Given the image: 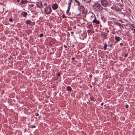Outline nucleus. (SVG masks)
Listing matches in <instances>:
<instances>
[{
    "instance_id": "obj_34",
    "label": "nucleus",
    "mask_w": 135,
    "mask_h": 135,
    "mask_svg": "<svg viewBox=\"0 0 135 135\" xmlns=\"http://www.w3.org/2000/svg\"><path fill=\"white\" fill-rule=\"evenodd\" d=\"M62 17H63V18H64V17H65V16L64 15H64H62Z\"/></svg>"
},
{
    "instance_id": "obj_49",
    "label": "nucleus",
    "mask_w": 135,
    "mask_h": 135,
    "mask_svg": "<svg viewBox=\"0 0 135 135\" xmlns=\"http://www.w3.org/2000/svg\"><path fill=\"white\" fill-rule=\"evenodd\" d=\"M22 72L23 73V71H22Z\"/></svg>"
},
{
    "instance_id": "obj_11",
    "label": "nucleus",
    "mask_w": 135,
    "mask_h": 135,
    "mask_svg": "<svg viewBox=\"0 0 135 135\" xmlns=\"http://www.w3.org/2000/svg\"><path fill=\"white\" fill-rule=\"evenodd\" d=\"M66 89L68 91H69L70 92H71V91L72 89L69 86H68L67 87Z\"/></svg>"
},
{
    "instance_id": "obj_41",
    "label": "nucleus",
    "mask_w": 135,
    "mask_h": 135,
    "mask_svg": "<svg viewBox=\"0 0 135 135\" xmlns=\"http://www.w3.org/2000/svg\"><path fill=\"white\" fill-rule=\"evenodd\" d=\"M62 26H60V27L61 28H62Z\"/></svg>"
},
{
    "instance_id": "obj_28",
    "label": "nucleus",
    "mask_w": 135,
    "mask_h": 135,
    "mask_svg": "<svg viewBox=\"0 0 135 135\" xmlns=\"http://www.w3.org/2000/svg\"><path fill=\"white\" fill-rule=\"evenodd\" d=\"M57 75L58 76H59V73H57Z\"/></svg>"
},
{
    "instance_id": "obj_17",
    "label": "nucleus",
    "mask_w": 135,
    "mask_h": 135,
    "mask_svg": "<svg viewBox=\"0 0 135 135\" xmlns=\"http://www.w3.org/2000/svg\"><path fill=\"white\" fill-rule=\"evenodd\" d=\"M76 2L77 3V5L79 6H80L81 5V4L79 1H77Z\"/></svg>"
},
{
    "instance_id": "obj_37",
    "label": "nucleus",
    "mask_w": 135,
    "mask_h": 135,
    "mask_svg": "<svg viewBox=\"0 0 135 135\" xmlns=\"http://www.w3.org/2000/svg\"><path fill=\"white\" fill-rule=\"evenodd\" d=\"M20 0H17V1L18 2H20Z\"/></svg>"
},
{
    "instance_id": "obj_6",
    "label": "nucleus",
    "mask_w": 135,
    "mask_h": 135,
    "mask_svg": "<svg viewBox=\"0 0 135 135\" xmlns=\"http://www.w3.org/2000/svg\"><path fill=\"white\" fill-rule=\"evenodd\" d=\"M93 23H95L96 24H99L100 21L96 19L95 17L94 20L92 21Z\"/></svg>"
},
{
    "instance_id": "obj_16",
    "label": "nucleus",
    "mask_w": 135,
    "mask_h": 135,
    "mask_svg": "<svg viewBox=\"0 0 135 135\" xmlns=\"http://www.w3.org/2000/svg\"><path fill=\"white\" fill-rule=\"evenodd\" d=\"M80 7V8L81 10V11H83L84 9V8L83 6L81 5Z\"/></svg>"
},
{
    "instance_id": "obj_2",
    "label": "nucleus",
    "mask_w": 135,
    "mask_h": 135,
    "mask_svg": "<svg viewBox=\"0 0 135 135\" xmlns=\"http://www.w3.org/2000/svg\"><path fill=\"white\" fill-rule=\"evenodd\" d=\"M44 12L46 14H49L51 12V7L50 6H48L44 8Z\"/></svg>"
},
{
    "instance_id": "obj_50",
    "label": "nucleus",
    "mask_w": 135,
    "mask_h": 135,
    "mask_svg": "<svg viewBox=\"0 0 135 135\" xmlns=\"http://www.w3.org/2000/svg\"><path fill=\"white\" fill-rule=\"evenodd\" d=\"M135 28V27H134Z\"/></svg>"
},
{
    "instance_id": "obj_1",
    "label": "nucleus",
    "mask_w": 135,
    "mask_h": 135,
    "mask_svg": "<svg viewBox=\"0 0 135 135\" xmlns=\"http://www.w3.org/2000/svg\"><path fill=\"white\" fill-rule=\"evenodd\" d=\"M93 6L96 10L98 11H101L103 9V8L98 3L94 4Z\"/></svg>"
},
{
    "instance_id": "obj_26",
    "label": "nucleus",
    "mask_w": 135,
    "mask_h": 135,
    "mask_svg": "<svg viewBox=\"0 0 135 135\" xmlns=\"http://www.w3.org/2000/svg\"><path fill=\"white\" fill-rule=\"evenodd\" d=\"M120 45L121 46H123L124 44L123 43H120Z\"/></svg>"
},
{
    "instance_id": "obj_33",
    "label": "nucleus",
    "mask_w": 135,
    "mask_h": 135,
    "mask_svg": "<svg viewBox=\"0 0 135 135\" xmlns=\"http://www.w3.org/2000/svg\"><path fill=\"white\" fill-rule=\"evenodd\" d=\"M119 21H120V22H123V21L122 20H119Z\"/></svg>"
},
{
    "instance_id": "obj_47",
    "label": "nucleus",
    "mask_w": 135,
    "mask_h": 135,
    "mask_svg": "<svg viewBox=\"0 0 135 135\" xmlns=\"http://www.w3.org/2000/svg\"><path fill=\"white\" fill-rule=\"evenodd\" d=\"M89 26H91V25H89Z\"/></svg>"
},
{
    "instance_id": "obj_43",
    "label": "nucleus",
    "mask_w": 135,
    "mask_h": 135,
    "mask_svg": "<svg viewBox=\"0 0 135 135\" xmlns=\"http://www.w3.org/2000/svg\"><path fill=\"white\" fill-rule=\"evenodd\" d=\"M93 33H94V31H93Z\"/></svg>"
},
{
    "instance_id": "obj_48",
    "label": "nucleus",
    "mask_w": 135,
    "mask_h": 135,
    "mask_svg": "<svg viewBox=\"0 0 135 135\" xmlns=\"http://www.w3.org/2000/svg\"><path fill=\"white\" fill-rule=\"evenodd\" d=\"M89 26H91V25H89Z\"/></svg>"
},
{
    "instance_id": "obj_9",
    "label": "nucleus",
    "mask_w": 135,
    "mask_h": 135,
    "mask_svg": "<svg viewBox=\"0 0 135 135\" xmlns=\"http://www.w3.org/2000/svg\"><path fill=\"white\" fill-rule=\"evenodd\" d=\"M114 24L115 25H117V26H119L121 28H122V27H123V26L121 24H120L119 23L117 22L115 23Z\"/></svg>"
},
{
    "instance_id": "obj_23",
    "label": "nucleus",
    "mask_w": 135,
    "mask_h": 135,
    "mask_svg": "<svg viewBox=\"0 0 135 135\" xmlns=\"http://www.w3.org/2000/svg\"><path fill=\"white\" fill-rule=\"evenodd\" d=\"M9 21L11 22H12L13 21V20H12V18H9Z\"/></svg>"
},
{
    "instance_id": "obj_46",
    "label": "nucleus",
    "mask_w": 135,
    "mask_h": 135,
    "mask_svg": "<svg viewBox=\"0 0 135 135\" xmlns=\"http://www.w3.org/2000/svg\"><path fill=\"white\" fill-rule=\"evenodd\" d=\"M109 32V31H107V32Z\"/></svg>"
},
{
    "instance_id": "obj_18",
    "label": "nucleus",
    "mask_w": 135,
    "mask_h": 135,
    "mask_svg": "<svg viewBox=\"0 0 135 135\" xmlns=\"http://www.w3.org/2000/svg\"><path fill=\"white\" fill-rule=\"evenodd\" d=\"M70 7H69V6H68V10H67V11H66L67 13H68V12H69V11L70 9Z\"/></svg>"
},
{
    "instance_id": "obj_12",
    "label": "nucleus",
    "mask_w": 135,
    "mask_h": 135,
    "mask_svg": "<svg viewBox=\"0 0 135 135\" xmlns=\"http://www.w3.org/2000/svg\"><path fill=\"white\" fill-rule=\"evenodd\" d=\"M31 23V21L29 20H27L26 22V23L27 25L30 24Z\"/></svg>"
},
{
    "instance_id": "obj_8",
    "label": "nucleus",
    "mask_w": 135,
    "mask_h": 135,
    "mask_svg": "<svg viewBox=\"0 0 135 135\" xmlns=\"http://www.w3.org/2000/svg\"><path fill=\"white\" fill-rule=\"evenodd\" d=\"M115 39L116 42L119 41L120 40H122L120 37L117 36L115 37Z\"/></svg>"
},
{
    "instance_id": "obj_20",
    "label": "nucleus",
    "mask_w": 135,
    "mask_h": 135,
    "mask_svg": "<svg viewBox=\"0 0 135 135\" xmlns=\"http://www.w3.org/2000/svg\"><path fill=\"white\" fill-rule=\"evenodd\" d=\"M44 36V35L42 33H41L40 35V37H42Z\"/></svg>"
},
{
    "instance_id": "obj_21",
    "label": "nucleus",
    "mask_w": 135,
    "mask_h": 135,
    "mask_svg": "<svg viewBox=\"0 0 135 135\" xmlns=\"http://www.w3.org/2000/svg\"><path fill=\"white\" fill-rule=\"evenodd\" d=\"M90 99L91 101H92L94 99L93 97H90Z\"/></svg>"
},
{
    "instance_id": "obj_24",
    "label": "nucleus",
    "mask_w": 135,
    "mask_h": 135,
    "mask_svg": "<svg viewBox=\"0 0 135 135\" xmlns=\"http://www.w3.org/2000/svg\"><path fill=\"white\" fill-rule=\"evenodd\" d=\"M128 56V54L127 53L126 54H125L124 55V57L125 58L127 57Z\"/></svg>"
},
{
    "instance_id": "obj_42",
    "label": "nucleus",
    "mask_w": 135,
    "mask_h": 135,
    "mask_svg": "<svg viewBox=\"0 0 135 135\" xmlns=\"http://www.w3.org/2000/svg\"><path fill=\"white\" fill-rule=\"evenodd\" d=\"M72 46H73V47H74V44Z\"/></svg>"
},
{
    "instance_id": "obj_45",
    "label": "nucleus",
    "mask_w": 135,
    "mask_h": 135,
    "mask_svg": "<svg viewBox=\"0 0 135 135\" xmlns=\"http://www.w3.org/2000/svg\"><path fill=\"white\" fill-rule=\"evenodd\" d=\"M73 33V32H71V33Z\"/></svg>"
},
{
    "instance_id": "obj_29",
    "label": "nucleus",
    "mask_w": 135,
    "mask_h": 135,
    "mask_svg": "<svg viewBox=\"0 0 135 135\" xmlns=\"http://www.w3.org/2000/svg\"><path fill=\"white\" fill-rule=\"evenodd\" d=\"M89 76L90 78H91L92 76V75H90Z\"/></svg>"
},
{
    "instance_id": "obj_38",
    "label": "nucleus",
    "mask_w": 135,
    "mask_h": 135,
    "mask_svg": "<svg viewBox=\"0 0 135 135\" xmlns=\"http://www.w3.org/2000/svg\"><path fill=\"white\" fill-rule=\"evenodd\" d=\"M74 0L75 1V2H76L77 1H78V0Z\"/></svg>"
},
{
    "instance_id": "obj_36",
    "label": "nucleus",
    "mask_w": 135,
    "mask_h": 135,
    "mask_svg": "<svg viewBox=\"0 0 135 135\" xmlns=\"http://www.w3.org/2000/svg\"><path fill=\"white\" fill-rule=\"evenodd\" d=\"M36 127V126H32V128H35Z\"/></svg>"
},
{
    "instance_id": "obj_27",
    "label": "nucleus",
    "mask_w": 135,
    "mask_h": 135,
    "mask_svg": "<svg viewBox=\"0 0 135 135\" xmlns=\"http://www.w3.org/2000/svg\"><path fill=\"white\" fill-rule=\"evenodd\" d=\"M75 59V58L74 57H72V58H71V60H74Z\"/></svg>"
},
{
    "instance_id": "obj_7",
    "label": "nucleus",
    "mask_w": 135,
    "mask_h": 135,
    "mask_svg": "<svg viewBox=\"0 0 135 135\" xmlns=\"http://www.w3.org/2000/svg\"><path fill=\"white\" fill-rule=\"evenodd\" d=\"M58 5L56 3L54 4L52 6V8L54 9H56L58 7Z\"/></svg>"
},
{
    "instance_id": "obj_44",
    "label": "nucleus",
    "mask_w": 135,
    "mask_h": 135,
    "mask_svg": "<svg viewBox=\"0 0 135 135\" xmlns=\"http://www.w3.org/2000/svg\"><path fill=\"white\" fill-rule=\"evenodd\" d=\"M134 32H135V29L134 30Z\"/></svg>"
},
{
    "instance_id": "obj_39",
    "label": "nucleus",
    "mask_w": 135,
    "mask_h": 135,
    "mask_svg": "<svg viewBox=\"0 0 135 135\" xmlns=\"http://www.w3.org/2000/svg\"><path fill=\"white\" fill-rule=\"evenodd\" d=\"M109 46L110 47H111L112 46V45H109Z\"/></svg>"
},
{
    "instance_id": "obj_32",
    "label": "nucleus",
    "mask_w": 135,
    "mask_h": 135,
    "mask_svg": "<svg viewBox=\"0 0 135 135\" xmlns=\"http://www.w3.org/2000/svg\"><path fill=\"white\" fill-rule=\"evenodd\" d=\"M104 104V103H102L101 104V105L102 106V105H103Z\"/></svg>"
},
{
    "instance_id": "obj_35",
    "label": "nucleus",
    "mask_w": 135,
    "mask_h": 135,
    "mask_svg": "<svg viewBox=\"0 0 135 135\" xmlns=\"http://www.w3.org/2000/svg\"><path fill=\"white\" fill-rule=\"evenodd\" d=\"M44 5L45 6H46L47 5V4L46 3H45L44 4Z\"/></svg>"
},
{
    "instance_id": "obj_5",
    "label": "nucleus",
    "mask_w": 135,
    "mask_h": 135,
    "mask_svg": "<svg viewBox=\"0 0 135 135\" xmlns=\"http://www.w3.org/2000/svg\"><path fill=\"white\" fill-rule=\"evenodd\" d=\"M36 5L37 7L40 8L42 6V2L41 1L36 2Z\"/></svg>"
},
{
    "instance_id": "obj_31",
    "label": "nucleus",
    "mask_w": 135,
    "mask_h": 135,
    "mask_svg": "<svg viewBox=\"0 0 135 135\" xmlns=\"http://www.w3.org/2000/svg\"><path fill=\"white\" fill-rule=\"evenodd\" d=\"M39 115V114L38 113H37L36 115V116H38Z\"/></svg>"
},
{
    "instance_id": "obj_22",
    "label": "nucleus",
    "mask_w": 135,
    "mask_h": 135,
    "mask_svg": "<svg viewBox=\"0 0 135 135\" xmlns=\"http://www.w3.org/2000/svg\"><path fill=\"white\" fill-rule=\"evenodd\" d=\"M91 30H87V32L89 33H90L91 32Z\"/></svg>"
},
{
    "instance_id": "obj_13",
    "label": "nucleus",
    "mask_w": 135,
    "mask_h": 135,
    "mask_svg": "<svg viewBox=\"0 0 135 135\" xmlns=\"http://www.w3.org/2000/svg\"><path fill=\"white\" fill-rule=\"evenodd\" d=\"M22 15H23V16L24 17H25L27 15V12H22Z\"/></svg>"
},
{
    "instance_id": "obj_3",
    "label": "nucleus",
    "mask_w": 135,
    "mask_h": 135,
    "mask_svg": "<svg viewBox=\"0 0 135 135\" xmlns=\"http://www.w3.org/2000/svg\"><path fill=\"white\" fill-rule=\"evenodd\" d=\"M101 3L102 6L105 7H107L109 5L107 0H101Z\"/></svg>"
},
{
    "instance_id": "obj_19",
    "label": "nucleus",
    "mask_w": 135,
    "mask_h": 135,
    "mask_svg": "<svg viewBox=\"0 0 135 135\" xmlns=\"http://www.w3.org/2000/svg\"><path fill=\"white\" fill-rule=\"evenodd\" d=\"M85 1L86 3H89L91 1V0H84Z\"/></svg>"
},
{
    "instance_id": "obj_15",
    "label": "nucleus",
    "mask_w": 135,
    "mask_h": 135,
    "mask_svg": "<svg viewBox=\"0 0 135 135\" xmlns=\"http://www.w3.org/2000/svg\"><path fill=\"white\" fill-rule=\"evenodd\" d=\"M107 44L106 43L104 45L103 47V49L104 50H106L107 49Z\"/></svg>"
},
{
    "instance_id": "obj_40",
    "label": "nucleus",
    "mask_w": 135,
    "mask_h": 135,
    "mask_svg": "<svg viewBox=\"0 0 135 135\" xmlns=\"http://www.w3.org/2000/svg\"><path fill=\"white\" fill-rule=\"evenodd\" d=\"M90 87L91 88L92 87V86L91 85H90Z\"/></svg>"
},
{
    "instance_id": "obj_10",
    "label": "nucleus",
    "mask_w": 135,
    "mask_h": 135,
    "mask_svg": "<svg viewBox=\"0 0 135 135\" xmlns=\"http://www.w3.org/2000/svg\"><path fill=\"white\" fill-rule=\"evenodd\" d=\"M27 1L26 0H22L21 1V4H23L27 3Z\"/></svg>"
},
{
    "instance_id": "obj_25",
    "label": "nucleus",
    "mask_w": 135,
    "mask_h": 135,
    "mask_svg": "<svg viewBox=\"0 0 135 135\" xmlns=\"http://www.w3.org/2000/svg\"><path fill=\"white\" fill-rule=\"evenodd\" d=\"M128 107L129 106H128V105L127 104H126V106H125L126 108H128Z\"/></svg>"
},
{
    "instance_id": "obj_4",
    "label": "nucleus",
    "mask_w": 135,
    "mask_h": 135,
    "mask_svg": "<svg viewBox=\"0 0 135 135\" xmlns=\"http://www.w3.org/2000/svg\"><path fill=\"white\" fill-rule=\"evenodd\" d=\"M108 35V34L107 33H105L104 32L102 33V37H104V40L105 39H107V36Z\"/></svg>"
},
{
    "instance_id": "obj_30",
    "label": "nucleus",
    "mask_w": 135,
    "mask_h": 135,
    "mask_svg": "<svg viewBox=\"0 0 135 135\" xmlns=\"http://www.w3.org/2000/svg\"><path fill=\"white\" fill-rule=\"evenodd\" d=\"M64 47H65L66 48H67V46H66V45H64Z\"/></svg>"
},
{
    "instance_id": "obj_14",
    "label": "nucleus",
    "mask_w": 135,
    "mask_h": 135,
    "mask_svg": "<svg viewBox=\"0 0 135 135\" xmlns=\"http://www.w3.org/2000/svg\"><path fill=\"white\" fill-rule=\"evenodd\" d=\"M72 2V0H69L68 2V6L70 7L71 3Z\"/></svg>"
}]
</instances>
